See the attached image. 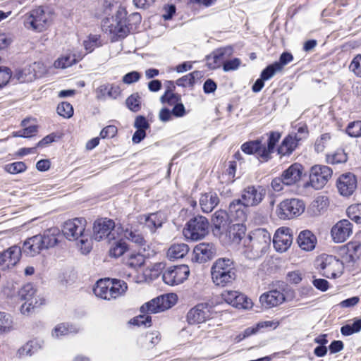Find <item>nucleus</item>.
Masks as SVG:
<instances>
[{"label": "nucleus", "mask_w": 361, "mask_h": 361, "mask_svg": "<svg viewBox=\"0 0 361 361\" xmlns=\"http://www.w3.org/2000/svg\"><path fill=\"white\" fill-rule=\"evenodd\" d=\"M328 205V200L326 197L319 196L317 197L311 205V209L314 215L322 214Z\"/></svg>", "instance_id": "79ce46f5"}, {"label": "nucleus", "mask_w": 361, "mask_h": 361, "mask_svg": "<svg viewBox=\"0 0 361 361\" xmlns=\"http://www.w3.org/2000/svg\"><path fill=\"white\" fill-rule=\"evenodd\" d=\"M246 227L243 224H235L228 226L225 235H223L222 240L226 243H239L245 236Z\"/></svg>", "instance_id": "393cba45"}, {"label": "nucleus", "mask_w": 361, "mask_h": 361, "mask_svg": "<svg viewBox=\"0 0 361 361\" xmlns=\"http://www.w3.org/2000/svg\"><path fill=\"white\" fill-rule=\"evenodd\" d=\"M297 242L302 250L305 251H312L315 248L317 239L312 231L304 230L299 233Z\"/></svg>", "instance_id": "c85d7f7f"}, {"label": "nucleus", "mask_w": 361, "mask_h": 361, "mask_svg": "<svg viewBox=\"0 0 361 361\" xmlns=\"http://www.w3.org/2000/svg\"><path fill=\"white\" fill-rule=\"evenodd\" d=\"M99 37L97 35H92L88 39L84 41V46L87 51L89 52L92 51L95 47L99 46Z\"/></svg>", "instance_id": "338daca9"}, {"label": "nucleus", "mask_w": 361, "mask_h": 361, "mask_svg": "<svg viewBox=\"0 0 361 361\" xmlns=\"http://www.w3.org/2000/svg\"><path fill=\"white\" fill-rule=\"evenodd\" d=\"M347 134L353 137H361V121L350 123L345 130Z\"/></svg>", "instance_id": "6e6d98bb"}, {"label": "nucleus", "mask_w": 361, "mask_h": 361, "mask_svg": "<svg viewBox=\"0 0 361 361\" xmlns=\"http://www.w3.org/2000/svg\"><path fill=\"white\" fill-rule=\"evenodd\" d=\"M102 27L105 32L111 35L112 40L126 37L129 32V28L126 25L123 9L118 10L114 17L104 19Z\"/></svg>", "instance_id": "423d86ee"}, {"label": "nucleus", "mask_w": 361, "mask_h": 361, "mask_svg": "<svg viewBox=\"0 0 361 361\" xmlns=\"http://www.w3.org/2000/svg\"><path fill=\"white\" fill-rule=\"evenodd\" d=\"M286 186L298 185L304 175V166L299 163H294L281 173Z\"/></svg>", "instance_id": "aec40b11"}, {"label": "nucleus", "mask_w": 361, "mask_h": 361, "mask_svg": "<svg viewBox=\"0 0 361 361\" xmlns=\"http://www.w3.org/2000/svg\"><path fill=\"white\" fill-rule=\"evenodd\" d=\"M11 77V73L8 68L0 67V89L5 86Z\"/></svg>", "instance_id": "e2e57ef3"}, {"label": "nucleus", "mask_w": 361, "mask_h": 361, "mask_svg": "<svg viewBox=\"0 0 361 361\" xmlns=\"http://www.w3.org/2000/svg\"><path fill=\"white\" fill-rule=\"evenodd\" d=\"M200 205L203 212H211L219 203V198L214 192L202 194L200 198Z\"/></svg>", "instance_id": "7c9ffc66"}, {"label": "nucleus", "mask_w": 361, "mask_h": 361, "mask_svg": "<svg viewBox=\"0 0 361 361\" xmlns=\"http://www.w3.org/2000/svg\"><path fill=\"white\" fill-rule=\"evenodd\" d=\"M76 63L74 56L66 55L59 58L54 62V67L56 68H66Z\"/></svg>", "instance_id": "8fccbe9b"}, {"label": "nucleus", "mask_w": 361, "mask_h": 361, "mask_svg": "<svg viewBox=\"0 0 361 361\" xmlns=\"http://www.w3.org/2000/svg\"><path fill=\"white\" fill-rule=\"evenodd\" d=\"M123 236L124 238L128 239L137 245H142L145 243L144 238L140 233L136 231H133L128 228L123 231Z\"/></svg>", "instance_id": "3c124183"}, {"label": "nucleus", "mask_w": 361, "mask_h": 361, "mask_svg": "<svg viewBox=\"0 0 361 361\" xmlns=\"http://www.w3.org/2000/svg\"><path fill=\"white\" fill-rule=\"evenodd\" d=\"M115 227L113 220L107 219H100L94 223L93 226V238L94 240L99 241L104 238L109 237L111 231Z\"/></svg>", "instance_id": "4be33fe9"}, {"label": "nucleus", "mask_w": 361, "mask_h": 361, "mask_svg": "<svg viewBox=\"0 0 361 361\" xmlns=\"http://www.w3.org/2000/svg\"><path fill=\"white\" fill-rule=\"evenodd\" d=\"M5 171L11 174H16L25 171L27 169L25 164L23 161H16L6 164Z\"/></svg>", "instance_id": "5fc2aeb1"}, {"label": "nucleus", "mask_w": 361, "mask_h": 361, "mask_svg": "<svg viewBox=\"0 0 361 361\" xmlns=\"http://www.w3.org/2000/svg\"><path fill=\"white\" fill-rule=\"evenodd\" d=\"M212 279L216 286L224 287L235 279L233 262L228 258L216 259L211 268Z\"/></svg>", "instance_id": "20e7f679"}, {"label": "nucleus", "mask_w": 361, "mask_h": 361, "mask_svg": "<svg viewBox=\"0 0 361 361\" xmlns=\"http://www.w3.org/2000/svg\"><path fill=\"white\" fill-rule=\"evenodd\" d=\"M13 328V320L10 314L0 312V334L8 333Z\"/></svg>", "instance_id": "a19ab883"}, {"label": "nucleus", "mask_w": 361, "mask_h": 361, "mask_svg": "<svg viewBox=\"0 0 361 361\" xmlns=\"http://www.w3.org/2000/svg\"><path fill=\"white\" fill-rule=\"evenodd\" d=\"M190 274V269L188 265L181 264L169 267L162 276L165 283L170 286H176L183 283Z\"/></svg>", "instance_id": "4468645a"}, {"label": "nucleus", "mask_w": 361, "mask_h": 361, "mask_svg": "<svg viewBox=\"0 0 361 361\" xmlns=\"http://www.w3.org/2000/svg\"><path fill=\"white\" fill-rule=\"evenodd\" d=\"M51 21V15L42 8L31 11L26 18L25 24L28 28L42 32L46 29Z\"/></svg>", "instance_id": "f8f14e48"}, {"label": "nucleus", "mask_w": 361, "mask_h": 361, "mask_svg": "<svg viewBox=\"0 0 361 361\" xmlns=\"http://www.w3.org/2000/svg\"><path fill=\"white\" fill-rule=\"evenodd\" d=\"M199 75V71H193L177 80L176 85L182 87L192 86L195 83V78H198Z\"/></svg>", "instance_id": "a18cd8bd"}, {"label": "nucleus", "mask_w": 361, "mask_h": 361, "mask_svg": "<svg viewBox=\"0 0 361 361\" xmlns=\"http://www.w3.org/2000/svg\"><path fill=\"white\" fill-rule=\"evenodd\" d=\"M166 219L164 214L160 212L152 213L145 216V225L152 232H154L157 228L161 227Z\"/></svg>", "instance_id": "c9c22d12"}, {"label": "nucleus", "mask_w": 361, "mask_h": 361, "mask_svg": "<svg viewBox=\"0 0 361 361\" xmlns=\"http://www.w3.org/2000/svg\"><path fill=\"white\" fill-rule=\"evenodd\" d=\"M332 169L324 165H315L311 168L310 184L316 190H320L327 183L332 176Z\"/></svg>", "instance_id": "ddd939ff"}, {"label": "nucleus", "mask_w": 361, "mask_h": 361, "mask_svg": "<svg viewBox=\"0 0 361 361\" xmlns=\"http://www.w3.org/2000/svg\"><path fill=\"white\" fill-rule=\"evenodd\" d=\"M267 140L263 141L264 137L247 142L241 146L243 152L247 154H255L263 161H267L271 158L276 143L281 138V133L276 131L267 134Z\"/></svg>", "instance_id": "7ed1b4c3"}, {"label": "nucleus", "mask_w": 361, "mask_h": 361, "mask_svg": "<svg viewBox=\"0 0 361 361\" xmlns=\"http://www.w3.org/2000/svg\"><path fill=\"white\" fill-rule=\"evenodd\" d=\"M215 255L216 249L212 243H202L195 247L192 260L198 263H204L212 259Z\"/></svg>", "instance_id": "412c9836"}, {"label": "nucleus", "mask_w": 361, "mask_h": 361, "mask_svg": "<svg viewBox=\"0 0 361 361\" xmlns=\"http://www.w3.org/2000/svg\"><path fill=\"white\" fill-rule=\"evenodd\" d=\"M331 141V136L329 133L322 134L317 138L314 143V149L317 152L320 153L324 151Z\"/></svg>", "instance_id": "49530a36"}, {"label": "nucleus", "mask_w": 361, "mask_h": 361, "mask_svg": "<svg viewBox=\"0 0 361 361\" xmlns=\"http://www.w3.org/2000/svg\"><path fill=\"white\" fill-rule=\"evenodd\" d=\"M315 268L324 277L336 279L340 277L344 270L343 263L336 257L322 254L315 260Z\"/></svg>", "instance_id": "39448f33"}, {"label": "nucleus", "mask_w": 361, "mask_h": 361, "mask_svg": "<svg viewBox=\"0 0 361 361\" xmlns=\"http://www.w3.org/2000/svg\"><path fill=\"white\" fill-rule=\"evenodd\" d=\"M331 233L335 243H343L353 233V224L348 220H341L332 227Z\"/></svg>", "instance_id": "6ab92c4d"}, {"label": "nucleus", "mask_w": 361, "mask_h": 361, "mask_svg": "<svg viewBox=\"0 0 361 361\" xmlns=\"http://www.w3.org/2000/svg\"><path fill=\"white\" fill-rule=\"evenodd\" d=\"M57 113L63 118H69L73 115V106L68 102H63L58 105Z\"/></svg>", "instance_id": "603ef678"}, {"label": "nucleus", "mask_w": 361, "mask_h": 361, "mask_svg": "<svg viewBox=\"0 0 361 361\" xmlns=\"http://www.w3.org/2000/svg\"><path fill=\"white\" fill-rule=\"evenodd\" d=\"M305 207L304 202L299 199H286L278 204L276 213L280 219H290L302 214Z\"/></svg>", "instance_id": "9d476101"}, {"label": "nucleus", "mask_w": 361, "mask_h": 361, "mask_svg": "<svg viewBox=\"0 0 361 361\" xmlns=\"http://www.w3.org/2000/svg\"><path fill=\"white\" fill-rule=\"evenodd\" d=\"M209 232V222L202 216L191 219L184 228L183 233L187 239L200 240L204 238Z\"/></svg>", "instance_id": "6e6552de"}, {"label": "nucleus", "mask_w": 361, "mask_h": 361, "mask_svg": "<svg viewBox=\"0 0 361 361\" xmlns=\"http://www.w3.org/2000/svg\"><path fill=\"white\" fill-rule=\"evenodd\" d=\"M281 71V66L278 63H272L268 66L265 69H264L261 73V77L262 79L267 80L272 78L276 73Z\"/></svg>", "instance_id": "4d7b16f0"}, {"label": "nucleus", "mask_w": 361, "mask_h": 361, "mask_svg": "<svg viewBox=\"0 0 361 361\" xmlns=\"http://www.w3.org/2000/svg\"><path fill=\"white\" fill-rule=\"evenodd\" d=\"M79 330L80 328L75 325L68 323H61L54 327L52 330L51 336L55 338H59L71 333H78Z\"/></svg>", "instance_id": "4c0bfd02"}, {"label": "nucleus", "mask_w": 361, "mask_h": 361, "mask_svg": "<svg viewBox=\"0 0 361 361\" xmlns=\"http://www.w3.org/2000/svg\"><path fill=\"white\" fill-rule=\"evenodd\" d=\"M189 251V247L185 243H177L170 246L167 257L171 260L183 258Z\"/></svg>", "instance_id": "e433bc0d"}, {"label": "nucleus", "mask_w": 361, "mask_h": 361, "mask_svg": "<svg viewBox=\"0 0 361 361\" xmlns=\"http://www.w3.org/2000/svg\"><path fill=\"white\" fill-rule=\"evenodd\" d=\"M247 247L250 249L253 257H260L270 247L271 235L264 228H257L252 231L248 236Z\"/></svg>", "instance_id": "0eeeda50"}, {"label": "nucleus", "mask_w": 361, "mask_h": 361, "mask_svg": "<svg viewBox=\"0 0 361 361\" xmlns=\"http://www.w3.org/2000/svg\"><path fill=\"white\" fill-rule=\"evenodd\" d=\"M18 295L21 300L25 301L20 307V311L24 314L44 303V299L37 295V290L32 283L23 286L20 289Z\"/></svg>", "instance_id": "1a4fd4ad"}, {"label": "nucleus", "mask_w": 361, "mask_h": 361, "mask_svg": "<svg viewBox=\"0 0 361 361\" xmlns=\"http://www.w3.org/2000/svg\"><path fill=\"white\" fill-rule=\"evenodd\" d=\"M111 287H113V293H111L114 296V300L124 295L128 290L127 283L123 281L116 279H113V286Z\"/></svg>", "instance_id": "58836bf2"}, {"label": "nucleus", "mask_w": 361, "mask_h": 361, "mask_svg": "<svg viewBox=\"0 0 361 361\" xmlns=\"http://www.w3.org/2000/svg\"><path fill=\"white\" fill-rule=\"evenodd\" d=\"M28 123V120L24 119L21 122V126L23 127V137H29L33 135L37 131V126L36 125H31L29 126H27Z\"/></svg>", "instance_id": "680f3d73"}, {"label": "nucleus", "mask_w": 361, "mask_h": 361, "mask_svg": "<svg viewBox=\"0 0 361 361\" xmlns=\"http://www.w3.org/2000/svg\"><path fill=\"white\" fill-rule=\"evenodd\" d=\"M292 231L289 228L281 227L276 230L274 238V247L278 252H286L293 243Z\"/></svg>", "instance_id": "dca6fc26"}, {"label": "nucleus", "mask_w": 361, "mask_h": 361, "mask_svg": "<svg viewBox=\"0 0 361 361\" xmlns=\"http://www.w3.org/2000/svg\"><path fill=\"white\" fill-rule=\"evenodd\" d=\"M86 220L83 218H75L66 221L62 232L68 240L77 242V246L82 254H87L92 249V240L90 234L85 231Z\"/></svg>", "instance_id": "f257e3e1"}, {"label": "nucleus", "mask_w": 361, "mask_h": 361, "mask_svg": "<svg viewBox=\"0 0 361 361\" xmlns=\"http://www.w3.org/2000/svg\"><path fill=\"white\" fill-rule=\"evenodd\" d=\"M233 52V49L231 46L221 47L215 49L210 55L207 57V64L210 69H216L224 66L225 60L230 57Z\"/></svg>", "instance_id": "f3484780"}, {"label": "nucleus", "mask_w": 361, "mask_h": 361, "mask_svg": "<svg viewBox=\"0 0 361 361\" xmlns=\"http://www.w3.org/2000/svg\"><path fill=\"white\" fill-rule=\"evenodd\" d=\"M113 279H104L97 281L94 288L93 292L94 295L104 300H114V296L111 293L113 287Z\"/></svg>", "instance_id": "bb28decb"}, {"label": "nucleus", "mask_w": 361, "mask_h": 361, "mask_svg": "<svg viewBox=\"0 0 361 361\" xmlns=\"http://www.w3.org/2000/svg\"><path fill=\"white\" fill-rule=\"evenodd\" d=\"M279 325V321H262L258 322L255 326H251L245 329L243 333L240 334L237 336L238 341H240L243 339L250 336L253 334L259 332L262 329L271 328L275 329Z\"/></svg>", "instance_id": "c756f323"}, {"label": "nucleus", "mask_w": 361, "mask_h": 361, "mask_svg": "<svg viewBox=\"0 0 361 361\" xmlns=\"http://www.w3.org/2000/svg\"><path fill=\"white\" fill-rule=\"evenodd\" d=\"M212 313L207 304L200 303L190 309L187 314V320L191 324H197L210 319Z\"/></svg>", "instance_id": "a211bd4d"}, {"label": "nucleus", "mask_w": 361, "mask_h": 361, "mask_svg": "<svg viewBox=\"0 0 361 361\" xmlns=\"http://www.w3.org/2000/svg\"><path fill=\"white\" fill-rule=\"evenodd\" d=\"M357 187L355 176L353 173L341 175L337 182V188L343 196L351 195Z\"/></svg>", "instance_id": "b1692460"}, {"label": "nucleus", "mask_w": 361, "mask_h": 361, "mask_svg": "<svg viewBox=\"0 0 361 361\" xmlns=\"http://www.w3.org/2000/svg\"><path fill=\"white\" fill-rule=\"evenodd\" d=\"M141 75L137 71H132L127 74H126L123 78L122 81L125 84H132L138 81L140 79Z\"/></svg>", "instance_id": "69168bd1"}, {"label": "nucleus", "mask_w": 361, "mask_h": 361, "mask_svg": "<svg viewBox=\"0 0 361 361\" xmlns=\"http://www.w3.org/2000/svg\"><path fill=\"white\" fill-rule=\"evenodd\" d=\"M266 195V190L261 185H249L242 193L241 200H235L229 205V212L239 220H244L246 214L243 207H255L262 202Z\"/></svg>", "instance_id": "f03ea898"}, {"label": "nucleus", "mask_w": 361, "mask_h": 361, "mask_svg": "<svg viewBox=\"0 0 361 361\" xmlns=\"http://www.w3.org/2000/svg\"><path fill=\"white\" fill-rule=\"evenodd\" d=\"M180 96L178 94L173 93L170 90L166 92L160 97V101L162 104H168L170 106H175L180 102Z\"/></svg>", "instance_id": "09e8293b"}, {"label": "nucleus", "mask_w": 361, "mask_h": 361, "mask_svg": "<svg viewBox=\"0 0 361 361\" xmlns=\"http://www.w3.org/2000/svg\"><path fill=\"white\" fill-rule=\"evenodd\" d=\"M221 298L226 303L235 308L248 310L252 307L251 300L236 290H226L222 292Z\"/></svg>", "instance_id": "2eb2a0df"}, {"label": "nucleus", "mask_w": 361, "mask_h": 361, "mask_svg": "<svg viewBox=\"0 0 361 361\" xmlns=\"http://www.w3.org/2000/svg\"><path fill=\"white\" fill-rule=\"evenodd\" d=\"M176 295L174 294L162 295L145 302L140 307L143 314H155L171 307L176 302Z\"/></svg>", "instance_id": "9b49d317"}, {"label": "nucleus", "mask_w": 361, "mask_h": 361, "mask_svg": "<svg viewBox=\"0 0 361 361\" xmlns=\"http://www.w3.org/2000/svg\"><path fill=\"white\" fill-rule=\"evenodd\" d=\"M41 235L42 243L44 249L54 247L59 242L60 231L58 228L53 227L46 230Z\"/></svg>", "instance_id": "2f4dec72"}, {"label": "nucleus", "mask_w": 361, "mask_h": 361, "mask_svg": "<svg viewBox=\"0 0 361 361\" xmlns=\"http://www.w3.org/2000/svg\"><path fill=\"white\" fill-rule=\"evenodd\" d=\"M42 242L41 235H36L27 238L24 242L23 247H18L20 249L21 253L23 252L27 256L34 257L38 255L41 250L44 249Z\"/></svg>", "instance_id": "cd10ccee"}, {"label": "nucleus", "mask_w": 361, "mask_h": 361, "mask_svg": "<svg viewBox=\"0 0 361 361\" xmlns=\"http://www.w3.org/2000/svg\"><path fill=\"white\" fill-rule=\"evenodd\" d=\"M361 330V319H356L353 324H346L341 327V332L343 336H350Z\"/></svg>", "instance_id": "de8ad7c7"}, {"label": "nucleus", "mask_w": 361, "mask_h": 361, "mask_svg": "<svg viewBox=\"0 0 361 361\" xmlns=\"http://www.w3.org/2000/svg\"><path fill=\"white\" fill-rule=\"evenodd\" d=\"M286 300L284 293L277 289L271 290L263 293L259 298L262 305L266 308H271L282 304Z\"/></svg>", "instance_id": "5701e85b"}, {"label": "nucleus", "mask_w": 361, "mask_h": 361, "mask_svg": "<svg viewBox=\"0 0 361 361\" xmlns=\"http://www.w3.org/2000/svg\"><path fill=\"white\" fill-rule=\"evenodd\" d=\"M347 154L342 149H338L334 154L326 155V162L331 164L344 163L347 161Z\"/></svg>", "instance_id": "c03bdc74"}, {"label": "nucleus", "mask_w": 361, "mask_h": 361, "mask_svg": "<svg viewBox=\"0 0 361 361\" xmlns=\"http://www.w3.org/2000/svg\"><path fill=\"white\" fill-rule=\"evenodd\" d=\"M347 213L352 221L361 224V204L350 206Z\"/></svg>", "instance_id": "864d4df0"}, {"label": "nucleus", "mask_w": 361, "mask_h": 361, "mask_svg": "<svg viewBox=\"0 0 361 361\" xmlns=\"http://www.w3.org/2000/svg\"><path fill=\"white\" fill-rule=\"evenodd\" d=\"M151 322L152 317L148 314L137 316L133 319V324L138 326L149 327L151 326Z\"/></svg>", "instance_id": "bf43d9fd"}, {"label": "nucleus", "mask_w": 361, "mask_h": 361, "mask_svg": "<svg viewBox=\"0 0 361 361\" xmlns=\"http://www.w3.org/2000/svg\"><path fill=\"white\" fill-rule=\"evenodd\" d=\"M212 224L214 225L213 233L214 235H220V237H223V234L221 231V229L224 228L228 221V214L224 210H218L216 211L212 219Z\"/></svg>", "instance_id": "72a5a7b5"}, {"label": "nucleus", "mask_w": 361, "mask_h": 361, "mask_svg": "<svg viewBox=\"0 0 361 361\" xmlns=\"http://www.w3.org/2000/svg\"><path fill=\"white\" fill-rule=\"evenodd\" d=\"M349 68L358 77L361 78V55L356 56L350 64Z\"/></svg>", "instance_id": "0e129e2a"}, {"label": "nucleus", "mask_w": 361, "mask_h": 361, "mask_svg": "<svg viewBox=\"0 0 361 361\" xmlns=\"http://www.w3.org/2000/svg\"><path fill=\"white\" fill-rule=\"evenodd\" d=\"M126 103L128 109L133 111H138L140 109V97L137 94L128 97Z\"/></svg>", "instance_id": "13d9d810"}, {"label": "nucleus", "mask_w": 361, "mask_h": 361, "mask_svg": "<svg viewBox=\"0 0 361 361\" xmlns=\"http://www.w3.org/2000/svg\"><path fill=\"white\" fill-rule=\"evenodd\" d=\"M241 64V61L238 58H234L231 60H225L223 66V70L225 72H229L237 70Z\"/></svg>", "instance_id": "052dcab7"}, {"label": "nucleus", "mask_w": 361, "mask_h": 361, "mask_svg": "<svg viewBox=\"0 0 361 361\" xmlns=\"http://www.w3.org/2000/svg\"><path fill=\"white\" fill-rule=\"evenodd\" d=\"M39 64L34 63L32 65L25 66L16 72L15 77L20 82H29L32 81L37 77L35 67Z\"/></svg>", "instance_id": "f704fd0d"}, {"label": "nucleus", "mask_w": 361, "mask_h": 361, "mask_svg": "<svg viewBox=\"0 0 361 361\" xmlns=\"http://www.w3.org/2000/svg\"><path fill=\"white\" fill-rule=\"evenodd\" d=\"M303 137L293 133L287 135L277 149L278 154L281 156H289L298 147Z\"/></svg>", "instance_id": "a878e982"}, {"label": "nucleus", "mask_w": 361, "mask_h": 361, "mask_svg": "<svg viewBox=\"0 0 361 361\" xmlns=\"http://www.w3.org/2000/svg\"><path fill=\"white\" fill-rule=\"evenodd\" d=\"M145 262V256L139 252L131 253L127 260L126 264L133 269L140 267Z\"/></svg>", "instance_id": "37998d69"}, {"label": "nucleus", "mask_w": 361, "mask_h": 361, "mask_svg": "<svg viewBox=\"0 0 361 361\" xmlns=\"http://www.w3.org/2000/svg\"><path fill=\"white\" fill-rule=\"evenodd\" d=\"M44 345V341L35 338L28 341L18 350L19 357L31 356L39 350L42 349Z\"/></svg>", "instance_id": "473e14b6"}, {"label": "nucleus", "mask_w": 361, "mask_h": 361, "mask_svg": "<svg viewBox=\"0 0 361 361\" xmlns=\"http://www.w3.org/2000/svg\"><path fill=\"white\" fill-rule=\"evenodd\" d=\"M286 186L281 175L279 177L274 178L271 182V187L275 192H281Z\"/></svg>", "instance_id": "774afa93"}, {"label": "nucleus", "mask_w": 361, "mask_h": 361, "mask_svg": "<svg viewBox=\"0 0 361 361\" xmlns=\"http://www.w3.org/2000/svg\"><path fill=\"white\" fill-rule=\"evenodd\" d=\"M128 250V245L124 240L120 239L116 241L109 250V254L111 257H119L123 255Z\"/></svg>", "instance_id": "ea45409f"}]
</instances>
